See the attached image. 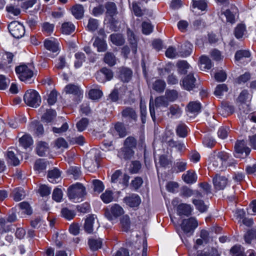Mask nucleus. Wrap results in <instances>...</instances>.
Masks as SVG:
<instances>
[{"label":"nucleus","instance_id":"f257e3e1","mask_svg":"<svg viewBox=\"0 0 256 256\" xmlns=\"http://www.w3.org/2000/svg\"><path fill=\"white\" fill-rule=\"evenodd\" d=\"M56 115L54 110L49 109V122H52L54 125L52 127V132L58 134L66 132L68 128V124L64 122V119L62 117H58L54 121H52Z\"/></svg>","mask_w":256,"mask_h":256},{"label":"nucleus","instance_id":"f03ea898","mask_svg":"<svg viewBox=\"0 0 256 256\" xmlns=\"http://www.w3.org/2000/svg\"><path fill=\"white\" fill-rule=\"evenodd\" d=\"M86 194L85 187L80 183L70 186L68 189L69 198L74 202H78Z\"/></svg>","mask_w":256,"mask_h":256},{"label":"nucleus","instance_id":"7ed1b4c3","mask_svg":"<svg viewBox=\"0 0 256 256\" xmlns=\"http://www.w3.org/2000/svg\"><path fill=\"white\" fill-rule=\"evenodd\" d=\"M24 102L32 108L38 107L41 102V98L39 94L35 90H28L24 96Z\"/></svg>","mask_w":256,"mask_h":256},{"label":"nucleus","instance_id":"20e7f679","mask_svg":"<svg viewBox=\"0 0 256 256\" xmlns=\"http://www.w3.org/2000/svg\"><path fill=\"white\" fill-rule=\"evenodd\" d=\"M15 71L19 79L24 82H28L34 76L33 70L24 64L16 66Z\"/></svg>","mask_w":256,"mask_h":256},{"label":"nucleus","instance_id":"39448f33","mask_svg":"<svg viewBox=\"0 0 256 256\" xmlns=\"http://www.w3.org/2000/svg\"><path fill=\"white\" fill-rule=\"evenodd\" d=\"M198 226V222L196 218L191 217L189 218L183 220L181 224V228L184 232L191 235L195 228Z\"/></svg>","mask_w":256,"mask_h":256},{"label":"nucleus","instance_id":"423d86ee","mask_svg":"<svg viewBox=\"0 0 256 256\" xmlns=\"http://www.w3.org/2000/svg\"><path fill=\"white\" fill-rule=\"evenodd\" d=\"M10 32L13 37L16 38H22L24 34V26L18 22H12L8 26Z\"/></svg>","mask_w":256,"mask_h":256},{"label":"nucleus","instance_id":"0eeeda50","mask_svg":"<svg viewBox=\"0 0 256 256\" xmlns=\"http://www.w3.org/2000/svg\"><path fill=\"white\" fill-rule=\"evenodd\" d=\"M234 150L235 156L241 158L246 157L250 152V149L246 146L244 140L238 141L235 144Z\"/></svg>","mask_w":256,"mask_h":256},{"label":"nucleus","instance_id":"6e6552de","mask_svg":"<svg viewBox=\"0 0 256 256\" xmlns=\"http://www.w3.org/2000/svg\"><path fill=\"white\" fill-rule=\"evenodd\" d=\"M180 84L187 90H192L196 87V78L192 74H189L180 82Z\"/></svg>","mask_w":256,"mask_h":256},{"label":"nucleus","instance_id":"1a4fd4ad","mask_svg":"<svg viewBox=\"0 0 256 256\" xmlns=\"http://www.w3.org/2000/svg\"><path fill=\"white\" fill-rule=\"evenodd\" d=\"M124 213L123 208L118 204H114L110 210H106L105 212L106 217L110 220L117 218Z\"/></svg>","mask_w":256,"mask_h":256},{"label":"nucleus","instance_id":"9d476101","mask_svg":"<svg viewBox=\"0 0 256 256\" xmlns=\"http://www.w3.org/2000/svg\"><path fill=\"white\" fill-rule=\"evenodd\" d=\"M113 72L110 69L106 68H102L96 74V78L100 82H104L106 80H110L113 78Z\"/></svg>","mask_w":256,"mask_h":256},{"label":"nucleus","instance_id":"9b49d317","mask_svg":"<svg viewBox=\"0 0 256 256\" xmlns=\"http://www.w3.org/2000/svg\"><path fill=\"white\" fill-rule=\"evenodd\" d=\"M60 50L59 40L53 37L49 38V56L54 58L60 52Z\"/></svg>","mask_w":256,"mask_h":256},{"label":"nucleus","instance_id":"f8f14e48","mask_svg":"<svg viewBox=\"0 0 256 256\" xmlns=\"http://www.w3.org/2000/svg\"><path fill=\"white\" fill-rule=\"evenodd\" d=\"M213 184L214 187L217 190H221L224 189L227 186L228 180L224 176H220L216 174L213 178Z\"/></svg>","mask_w":256,"mask_h":256},{"label":"nucleus","instance_id":"ddd939ff","mask_svg":"<svg viewBox=\"0 0 256 256\" xmlns=\"http://www.w3.org/2000/svg\"><path fill=\"white\" fill-rule=\"evenodd\" d=\"M124 202L130 208H136L140 204L141 199L138 194H132L126 196L124 198Z\"/></svg>","mask_w":256,"mask_h":256},{"label":"nucleus","instance_id":"4468645a","mask_svg":"<svg viewBox=\"0 0 256 256\" xmlns=\"http://www.w3.org/2000/svg\"><path fill=\"white\" fill-rule=\"evenodd\" d=\"M28 130L33 134L38 136H42L44 133L43 126L36 120L30 122L28 126Z\"/></svg>","mask_w":256,"mask_h":256},{"label":"nucleus","instance_id":"2eb2a0df","mask_svg":"<svg viewBox=\"0 0 256 256\" xmlns=\"http://www.w3.org/2000/svg\"><path fill=\"white\" fill-rule=\"evenodd\" d=\"M122 117L128 118L130 121H136L138 116L135 110L130 107L125 108L122 112Z\"/></svg>","mask_w":256,"mask_h":256},{"label":"nucleus","instance_id":"dca6fc26","mask_svg":"<svg viewBox=\"0 0 256 256\" xmlns=\"http://www.w3.org/2000/svg\"><path fill=\"white\" fill-rule=\"evenodd\" d=\"M192 208L190 205L181 204L177 207V212L179 216H188L191 214Z\"/></svg>","mask_w":256,"mask_h":256},{"label":"nucleus","instance_id":"f3484780","mask_svg":"<svg viewBox=\"0 0 256 256\" xmlns=\"http://www.w3.org/2000/svg\"><path fill=\"white\" fill-rule=\"evenodd\" d=\"M182 178L187 184H192L196 181L197 176L194 171L190 170L182 174Z\"/></svg>","mask_w":256,"mask_h":256},{"label":"nucleus","instance_id":"a211bd4d","mask_svg":"<svg viewBox=\"0 0 256 256\" xmlns=\"http://www.w3.org/2000/svg\"><path fill=\"white\" fill-rule=\"evenodd\" d=\"M6 159L8 164L14 166H18L20 162L14 152L10 149L6 152Z\"/></svg>","mask_w":256,"mask_h":256},{"label":"nucleus","instance_id":"6ab92c4d","mask_svg":"<svg viewBox=\"0 0 256 256\" xmlns=\"http://www.w3.org/2000/svg\"><path fill=\"white\" fill-rule=\"evenodd\" d=\"M127 34L128 41L131 46L132 50L134 54H136L137 52V41L134 34L133 32L130 28H128L127 30Z\"/></svg>","mask_w":256,"mask_h":256},{"label":"nucleus","instance_id":"aec40b11","mask_svg":"<svg viewBox=\"0 0 256 256\" xmlns=\"http://www.w3.org/2000/svg\"><path fill=\"white\" fill-rule=\"evenodd\" d=\"M93 46L97 48V50L98 52H106L108 48V46L106 42L104 39L96 37L94 42Z\"/></svg>","mask_w":256,"mask_h":256},{"label":"nucleus","instance_id":"412c9836","mask_svg":"<svg viewBox=\"0 0 256 256\" xmlns=\"http://www.w3.org/2000/svg\"><path fill=\"white\" fill-rule=\"evenodd\" d=\"M60 180V172L56 168L49 170V182L56 184Z\"/></svg>","mask_w":256,"mask_h":256},{"label":"nucleus","instance_id":"4be33fe9","mask_svg":"<svg viewBox=\"0 0 256 256\" xmlns=\"http://www.w3.org/2000/svg\"><path fill=\"white\" fill-rule=\"evenodd\" d=\"M119 76L121 80L124 82H128L131 78L132 71L126 68H122L120 69Z\"/></svg>","mask_w":256,"mask_h":256},{"label":"nucleus","instance_id":"5701e85b","mask_svg":"<svg viewBox=\"0 0 256 256\" xmlns=\"http://www.w3.org/2000/svg\"><path fill=\"white\" fill-rule=\"evenodd\" d=\"M48 149V144L43 141H38L36 144V154L40 156L45 155Z\"/></svg>","mask_w":256,"mask_h":256},{"label":"nucleus","instance_id":"b1692460","mask_svg":"<svg viewBox=\"0 0 256 256\" xmlns=\"http://www.w3.org/2000/svg\"><path fill=\"white\" fill-rule=\"evenodd\" d=\"M72 13L76 19H80L84 16V10L82 5L76 4L71 9Z\"/></svg>","mask_w":256,"mask_h":256},{"label":"nucleus","instance_id":"393cba45","mask_svg":"<svg viewBox=\"0 0 256 256\" xmlns=\"http://www.w3.org/2000/svg\"><path fill=\"white\" fill-rule=\"evenodd\" d=\"M19 142L22 146L26 148L33 144V140L30 134H26L20 138Z\"/></svg>","mask_w":256,"mask_h":256},{"label":"nucleus","instance_id":"a878e982","mask_svg":"<svg viewBox=\"0 0 256 256\" xmlns=\"http://www.w3.org/2000/svg\"><path fill=\"white\" fill-rule=\"evenodd\" d=\"M11 194L13 199L16 202H18L24 199L26 196L24 189L20 188H14Z\"/></svg>","mask_w":256,"mask_h":256},{"label":"nucleus","instance_id":"bb28decb","mask_svg":"<svg viewBox=\"0 0 256 256\" xmlns=\"http://www.w3.org/2000/svg\"><path fill=\"white\" fill-rule=\"evenodd\" d=\"M112 42L116 46H122L124 43V38L122 35L120 34H113L110 36Z\"/></svg>","mask_w":256,"mask_h":256},{"label":"nucleus","instance_id":"cd10ccee","mask_svg":"<svg viewBox=\"0 0 256 256\" xmlns=\"http://www.w3.org/2000/svg\"><path fill=\"white\" fill-rule=\"evenodd\" d=\"M152 88L158 92H162L165 89L166 82L162 80H156L152 84Z\"/></svg>","mask_w":256,"mask_h":256},{"label":"nucleus","instance_id":"c85d7f7f","mask_svg":"<svg viewBox=\"0 0 256 256\" xmlns=\"http://www.w3.org/2000/svg\"><path fill=\"white\" fill-rule=\"evenodd\" d=\"M134 154L133 149L124 146L119 152L118 156L124 160L130 159Z\"/></svg>","mask_w":256,"mask_h":256},{"label":"nucleus","instance_id":"c756f323","mask_svg":"<svg viewBox=\"0 0 256 256\" xmlns=\"http://www.w3.org/2000/svg\"><path fill=\"white\" fill-rule=\"evenodd\" d=\"M193 46L189 42H186L182 46V50L180 52V56L182 57H186L190 56L192 52Z\"/></svg>","mask_w":256,"mask_h":256},{"label":"nucleus","instance_id":"7c9ffc66","mask_svg":"<svg viewBox=\"0 0 256 256\" xmlns=\"http://www.w3.org/2000/svg\"><path fill=\"white\" fill-rule=\"evenodd\" d=\"M64 90L66 94L78 95L80 93L79 86L74 84L66 85L64 88Z\"/></svg>","mask_w":256,"mask_h":256},{"label":"nucleus","instance_id":"2f4dec72","mask_svg":"<svg viewBox=\"0 0 256 256\" xmlns=\"http://www.w3.org/2000/svg\"><path fill=\"white\" fill-rule=\"evenodd\" d=\"M75 30V26L70 22H65L62 24L61 30L62 34H70Z\"/></svg>","mask_w":256,"mask_h":256},{"label":"nucleus","instance_id":"473e14b6","mask_svg":"<svg viewBox=\"0 0 256 256\" xmlns=\"http://www.w3.org/2000/svg\"><path fill=\"white\" fill-rule=\"evenodd\" d=\"M106 10V14L112 17L117 14V8L116 4L113 2H108L105 4Z\"/></svg>","mask_w":256,"mask_h":256},{"label":"nucleus","instance_id":"72a5a7b5","mask_svg":"<svg viewBox=\"0 0 256 256\" xmlns=\"http://www.w3.org/2000/svg\"><path fill=\"white\" fill-rule=\"evenodd\" d=\"M94 220V215L89 216L85 220L84 228L85 230L88 233H91L93 231V223Z\"/></svg>","mask_w":256,"mask_h":256},{"label":"nucleus","instance_id":"f704fd0d","mask_svg":"<svg viewBox=\"0 0 256 256\" xmlns=\"http://www.w3.org/2000/svg\"><path fill=\"white\" fill-rule=\"evenodd\" d=\"M200 104L197 102H191L187 106L188 110L192 114H198L200 112Z\"/></svg>","mask_w":256,"mask_h":256},{"label":"nucleus","instance_id":"c9c22d12","mask_svg":"<svg viewBox=\"0 0 256 256\" xmlns=\"http://www.w3.org/2000/svg\"><path fill=\"white\" fill-rule=\"evenodd\" d=\"M114 129L120 138H124L127 134L126 128L122 122H117L114 126Z\"/></svg>","mask_w":256,"mask_h":256},{"label":"nucleus","instance_id":"e433bc0d","mask_svg":"<svg viewBox=\"0 0 256 256\" xmlns=\"http://www.w3.org/2000/svg\"><path fill=\"white\" fill-rule=\"evenodd\" d=\"M88 245L92 250H96L102 246V242L100 239L90 238Z\"/></svg>","mask_w":256,"mask_h":256},{"label":"nucleus","instance_id":"4c0bfd02","mask_svg":"<svg viewBox=\"0 0 256 256\" xmlns=\"http://www.w3.org/2000/svg\"><path fill=\"white\" fill-rule=\"evenodd\" d=\"M76 60L74 62V66L78 68L82 66V63L86 60L84 54L82 52H78L75 54Z\"/></svg>","mask_w":256,"mask_h":256},{"label":"nucleus","instance_id":"58836bf2","mask_svg":"<svg viewBox=\"0 0 256 256\" xmlns=\"http://www.w3.org/2000/svg\"><path fill=\"white\" fill-rule=\"evenodd\" d=\"M176 132L180 137L184 138L188 134V128L184 124H180L177 126Z\"/></svg>","mask_w":256,"mask_h":256},{"label":"nucleus","instance_id":"ea45409f","mask_svg":"<svg viewBox=\"0 0 256 256\" xmlns=\"http://www.w3.org/2000/svg\"><path fill=\"white\" fill-rule=\"evenodd\" d=\"M42 114L41 120L43 122H48V105L46 104H43L39 110Z\"/></svg>","mask_w":256,"mask_h":256},{"label":"nucleus","instance_id":"a19ab883","mask_svg":"<svg viewBox=\"0 0 256 256\" xmlns=\"http://www.w3.org/2000/svg\"><path fill=\"white\" fill-rule=\"evenodd\" d=\"M100 198L104 202L108 204L112 202L114 199L113 192L112 190H106L102 194Z\"/></svg>","mask_w":256,"mask_h":256},{"label":"nucleus","instance_id":"79ce46f5","mask_svg":"<svg viewBox=\"0 0 256 256\" xmlns=\"http://www.w3.org/2000/svg\"><path fill=\"white\" fill-rule=\"evenodd\" d=\"M246 242L250 244L252 240L256 239V228L248 230L244 236Z\"/></svg>","mask_w":256,"mask_h":256},{"label":"nucleus","instance_id":"37998d69","mask_svg":"<svg viewBox=\"0 0 256 256\" xmlns=\"http://www.w3.org/2000/svg\"><path fill=\"white\" fill-rule=\"evenodd\" d=\"M251 94H250L246 90H242L238 97V101L242 104H244L250 102L251 100Z\"/></svg>","mask_w":256,"mask_h":256},{"label":"nucleus","instance_id":"c03bdc74","mask_svg":"<svg viewBox=\"0 0 256 256\" xmlns=\"http://www.w3.org/2000/svg\"><path fill=\"white\" fill-rule=\"evenodd\" d=\"M98 21L97 20L90 18L88 20L86 28L88 31L93 32L98 29Z\"/></svg>","mask_w":256,"mask_h":256},{"label":"nucleus","instance_id":"a18cd8bd","mask_svg":"<svg viewBox=\"0 0 256 256\" xmlns=\"http://www.w3.org/2000/svg\"><path fill=\"white\" fill-rule=\"evenodd\" d=\"M230 252L232 256H245L244 248L240 245H236L232 247Z\"/></svg>","mask_w":256,"mask_h":256},{"label":"nucleus","instance_id":"49530a36","mask_svg":"<svg viewBox=\"0 0 256 256\" xmlns=\"http://www.w3.org/2000/svg\"><path fill=\"white\" fill-rule=\"evenodd\" d=\"M121 227L124 231L127 232L130 228V219L128 215L124 216L120 219Z\"/></svg>","mask_w":256,"mask_h":256},{"label":"nucleus","instance_id":"de8ad7c7","mask_svg":"<svg viewBox=\"0 0 256 256\" xmlns=\"http://www.w3.org/2000/svg\"><path fill=\"white\" fill-rule=\"evenodd\" d=\"M136 138L132 136L128 137L124 142V146L132 149L136 148Z\"/></svg>","mask_w":256,"mask_h":256},{"label":"nucleus","instance_id":"09e8293b","mask_svg":"<svg viewBox=\"0 0 256 256\" xmlns=\"http://www.w3.org/2000/svg\"><path fill=\"white\" fill-rule=\"evenodd\" d=\"M178 72L181 74H184L187 72V70L189 68L190 66L185 60H180L177 63Z\"/></svg>","mask_w":256,"mask_h":256},{"label":"nucleus","instance_id":"8fccbe9b","mask_svg":"<svg viewBox=\"0 0 256 256\" xmlns=\"http://www.w3.org/2000/svg\"><path fill=\"white\" fill-rule=\"evenodd\" d=\"M102 91L98 89H92L88 92V96L90 98L93 100H98L102 96Z\"/></svg>","mask_w":256,"mask_h":256},{"label":"nucleus","instance_id":"3c124183","mask_svg":"<svg viewBox=\"0 0 256 256\" xmlns=\"http://www.w3.org/2000/svg\"><path fill=\"white\" fill-rule=\"evenodd\" d=\"M154 104L156 107H166L168 104V102L164 96H160L155 98Z\"/></svg>","mask_w":256,"mask_h":256},{"label":"nucleus","instance_id":"603ef678","mask_svg":"<svg viewBox=\"0 0 256 256\" xmlns=\"http://www.w3.org/2000/svg\"><path fill=\"white\" fill-rule=\"evenodd\" d=\"M98 154L96 153L94 156L95 162H93L92 160L86 158L84 162V166L88 168H91L92 167H95L96 165H98Z\"/></svg>","mask_w":256,"mask_h":256},{"label":"nucleus","instance_id":"864d4df0","mask_svg":"<svg viewBox=\"0 0 256 256\" xmlns=\"http://www.w3.org/2000/svg\"><path fill=\"white\" fill-rule=\"evenodd\" d=\"M192 202L195 205L196 209L201 212H205L208 208L207 206L204 204V201L202 200H192Z\"/></svg>","mask_w":256,"mask_h":256},{"label":"nucleus","instance_id":"5fc2aeb1","mask_svg":"<svg viewBox=\"0 0 256 256\" xmlns=\"http://www.w3.org/2000/svg\"><path fill=\"white\" fill-rule=\"evenodd\" d=\"M104 62L110 66H113L116 64L115 56L112 53L107 52L104 58Z\"/></svg>","mask_w":256,"mask_h":256},{"label":"nucleus","instance_id":"6e6d98bb","mask_svg":"<svg viewBox=\"0 0 256 256\" xmlns=\"http://www.w3.org/2000/svg\"><path fill=\"white\" fill-rule=\"evenodd\" d=\"M200 67L204 68L210 69L212 67L211 60L206 56H202L200 58Z\"/></svg>","mask_w":256,"mask_h":256},{"label":"nucleus","instance_id":"4d7b16f0","mask_svg":"<svg viewBox=\"0 0 256 256\" xmlns=\"http://www.w3.org/2000/svg\"><path fill=\"white\" fill-rule=\"evenodd\" d=\"M246 31V26L243 24H240L237 26L234 30V35L237 38L242 37Z\"/></svg>","mask_w":256,"mask_h":256},{"label":"nucleus","instance_id":"13d9d810","mask_svg":"<svg viewBox=\"0 0 256 256\" xmlns=\"http://www.w3.org/2000/svg\"><path fill=\"white\" fill-rule=\"evenodd\" d=\"M93 189L94 192L98 194L102 192L104 189V186L102 182L98 180H92Z\"/></svg>","mask_w":256,"mask_h":256},{"label":"nucleus","instance_id":"bf43d9fd","mask_svg":"<svg viewBox=\"0 0 256 256\" xmlns=\"http://www.w3.org/2000/svg\"><path fill=\"white\" fill-rule=\"evenodd\" d=\"M61 212L62 216L68 220L72 219L76 216V213L74 210H70L67 208H62Z\"/></svg>","mask_w":256,"mask_h":256},{"label":"nucleus","instance_id":"052dcab7","mask_svg":"<svg viewBox=\"0 0 256 256\" xmlns=\"http://www.w3.org/2000/svg\"><path fill=\"white\" fill-rule=\"evenodd\" d=\"M220 110L222 112V114L229 115L232 114L234 112V108L232 106L226 103L222 105Z\"/></svg>","mask_w":256,"mask_h":256},{"label":"nucleus","instance_id":"680f3d73","mask_svg":"<svg viewBox=\"0 0 256 256\" xmlns=\"http://www.w3.org/2000/svg\"><path fill=\"white\" fill-rule=\"evenodd\" d=\"M193 8H197L202 10H206L207 8L206 3L202 0H192Z\"/></svg>","mask_w":256,"mask_h":256},{"label":"nucleus","instance_id":"e2e57ef3","mask_svg":"<svg viewBox=\"0 0 256 256\" xmlns=\"http://www.w3.org/2000/svg\"><path fill=\"white\" fill-rule=\"evenodd\" d=\"M215 155L217 156V159H219L220 161L222 162L224 167L226 166V163L229 158L228 154L224 152H220Z\"/></svg>","mask_w":256,"mask_h":256},{"label":"nucleus","instance_id":"0e129e2a","mask_svg":"<svg viewBox=\"0 0 256 256\" xmlns=\"http://www.w3.org/2000/svg\"><path fill=\"white\" fill-rule=\"evenodd\" d=\"M88 124V120L86 118H82L76 124V128L79 132L84 130Z\"/></svg>","mask_w":256,"mask_h":256},{"label":"nucleus","instance_id":"69168bd1","mask_svg":"<svg viewBox=\"0 0 256 256\" xmlns=\"http://www.w3.org/2000/svg\"><path fill=\"white\" fill-rule=\"evenodd\" d=\"M228 90V88L226 84H218L216 88L214 94L216 96H220L224 94V92Z\"/></svg>","mask_w":256,"mask_h":256},{"label":"nucleus","instance_id":"338daca9","mask_svg":"<svg viewBox=\"0 0 256 256\" xmlns=\"http://www.w3.org/2000/svg\"><path fill=\"white\" fill-rule=\"evenodd\" d=\"M165 97L169 101L175 100L178 96V92L175 90H166L165 94Z\"/></svg>","mask_w":256,"mask_h":256},{"label":"nucleus","instance_id":"774afa93","mask_svg":"<svg viewBox=\"0 0 256 256\" xmlns=\"http://www.w3.org/2000/svg\"><path fill=\"white\" fill-rule=\"evenodd\" d=\"M20 208L24 210V212L27 214H30L32 213V210L30 204L26 202H23L18 204Z\"/></svg>","mask_w":256,"mask_h":256}]
</instances>
